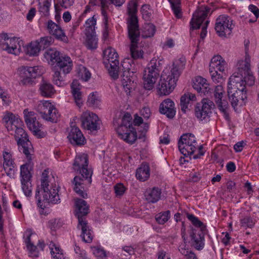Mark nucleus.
<instances>
[{"instance_id":"nucleus-10","label":"nucleus","mask_w":259,"mask_h":259,"mask_svg":"<svg viewBox=\"0 0 259 259\" xmlns=\"http://www.w3.org/2000/svg\"><path fill=\"white\" fill-rule=\"evenodd\" d=\"M82 127L95 134L100 129V120L98 116L90 112H83L80 118Z\"/></svg>"},{"instance_id":"nucleus-17","label":"nucleus","mask_w":259,"mask_h":259,"mask_svg":"<svg viewBox=\"0 0 259 259\" xmlns=\"http://www.w3.org/2000/svg\"><path fill=\"white\" fill-rule=\"evenodd\" d=\"M247 80L248 78H243V76L234 74L229 78L228 89L229 90H234L246 93V85H249Z\"/></svg>"},{"instance_id":"nucleus-53","label":"nucleus","mask_w":259,"mask_h":259,"mask_svg":"<svg viewBox=\"0 0 259 259\" xmlns=\"http://www.w3.org/2000/svg\"><path fill=\"white\" fill-rule=\"evenodd\" d=\"M77 73L78 76L84 81H88L91 78V73L84 66H81L78 68Z\"/></svg>"},{"instance_id":"nucleus-39","label":"nucleus","mask_w":259,"mask_h":259,"mask_svg":"<svg viewBox=\"0 0 259 259\" xmlns=\"http://www.w3.org/2000/svg\"><path fill=\"white\" fill-rule=\"evenodd\" d=\"M40 50L38 41L35 40L31 41L27 45L26 53L30 56H38Z\"/></svg>"},{"instance_id":"nucleus-18","label":"nucleus","mask_w":259,"mask_h":259,"mask_svg":"<svg viewBox=\"0 0 259 259\" xmlns=\"http://www.w3.org/2000/svg\"><path fill=\"white\" fill-rule=\"evenodd\" d=\"M3 168L7 175L10 178L13 177L16 169V164L14 159L13 158L12 153L7 149H5L3 152Z\"/></svg>"},{"instance_id":"nucleus-22","label":"nucleus","mask_w":259,"mask_h":259,"mask_svg":"<svg viewBox=\"0 0 259 259\" xmlns=\"http://www.w3.org/2000/svg\"><path fill=\"white\" fill-rule=\"evenodd\" d=\"M48 29L50 34L54 36L56 39L64 42H68V37L65 35L62 28L52 20L48 21Z\"/></svg>"},{"instance_id":"nucleus-20","label":"nucleus","mask_w":259,"mask_h":259,"mask_svg":"<svg viewBox=\"0 0 259 259\" xmlns=\"http://www.w3.org/2000/svg\"><path fill=\"white\" fill-rule=\"evenodd\" d=\"M210 9L208 8H201L198 9L193 15V18L191 21V29H199L203 21L206 19L207 14L209 12Z\"/></svg>"},{"instance_id":"nucleus-29","label":"nucleus","mask_w":259,"mask_h":259,"mask_svg":"<svg viewBox=\"0 0 259 259\" xmlns=\"http://www.w3.org/2000/svg\"><path fill=\"white\" fill-rule=\"evenodd\" d=\"M26 123L29 130L33 133V135L37 138H41L46 136V133L40 130V128L41 124L36 120V118L27 121Z\"/></svg>"},{"instance_id":"nucleus-35","label":"nucleus","mask_w":259,"mask_h":259,"mask_svg":"<svg viewBox=\"0 0 259 259\" xmlns=\"http://www.w3.org/2000/svg\"><path fill=\"white\" fill-rule=\"evenodd\" d=\"M62 54L56 49H49L44 53V57L49 63L52 65L56 63Z\"/></svg>"},{"instance_id":"nucleus-40","label":"nucleus","mask_w":259,"mask_h":259,"mask_svg":"<svg viewBox=\"0 0 259 259\" xmlns=\"http://www.w3.org/2000/svg\"><path fill=\"white\" fill-rule=\"evenodd\" d=\"M39 90L41 95L42 96L47 97L51 96L55 91L53 85L44 80L40 85Z\"/></svg>"},{"instance_id":"nucleus-36","label":"nucleus","mask_w":259,"mask_h":259,"mask_svg":"<svg viewBox=\"0 0 259 259\" xmlns=\"http://www.w3.org/2000/svg\"><path fill=\"white\" fill-rule=\"evenodd\" d=\"M80 88L76 80H73L71 84V92L75 102L78 106L82 104V94Z\"/></svg>"},{"instance_id":"nucleus-3","label":"nucleus","mask_w":259,"mask_h":259,"mask_svg":"<svg viewBox=\"0 0 259 259\" xmlns=\"http://www.w3.org/2000/svg\"><path fill=\"white\" fill-rule=\"evenodd\" d=\"M127 12L130 17L128 23V34L131 42V54L134 59H137L143 57V52L139 51L137 49L140 38V31L138 17L136 16L137 5L134 1L128 3Z\"/></svg>"},{"instance_id":"nucleus-28","label":"nucleus","mask_w":259,"mask_h":259,"mask_svg":"<svg viewBox=\"0 0 259 259\" xmlns=\"http://www.w3.org/2000/svg\"><path fill=\"white\" fill-rule=\"evenodd\" d=\"M161 191L157 187L147 189L144 194L146 200L149 203H154L160 198Z\"/></svg>"},{"instance_id":"nucleus-49","label":"nucleus","mask_w":259,"mask_h":259,"mask_svg":"<svg viewBox=\"0 0 259 259\" xmlns=\"http://www.w3.org/2000/svg\"><path fill=\"white\" fill-rule=\"evenodd\" d=\"M86 28L85 33L95 32V26L96 25V18L95 16L88 19L85 22Z\"/></svg>"},{"instance_id":"nucleus-62","label":"nucleus","mask_w":259,"mask_h":259,"mask_svg":"<svg viewBox=\"0 0 259 259\" xmlns=\"http://www.w3.org/2000/svg\"><path fill=\"white\" fill-rule=\"evenodd\" d=\"M134 248L132 246H126L122 248V254H123V255H124L126 258L129 257L131 255L134 254Z\"/></svg>"},{"instance_id":"nucleus-24","label":"nucleus","mask_w":259,"mask_h":259,"mask_svg":"<svg viewBox=\"0 0 259 259\" xmlns=\"http://www.w3.org/2000/svg\"><path fill=\"white\" fill-rule=\"evenodd\" d=\"M159 111L161 114L165 115L168 118H172L176 112L174 102L170 99L164 100L160 104Z\"/></svg>"},{"instance_id":"nucleus-57","label":"nucleus","mask_w":259,"mask_h":259,"mask_svg":"<svg viewBox=\"0 0 259 259\" xmlns=\"http://www.w3.org/2000/svg\"><path fill=\"white\" fill-rule=\"evenodd\" d=\"M99 102L100 101L98 99V96L94 93H91L89 95L87 103L90 106L94 107H97L99 104Z\"/></svg>"},{"instance_id":"nucleus-52","label":"nucleus","mask_w":259,"mask_h":259,"mask_svg":"<svg viewBox=\"0 0 259 259\" xmlns=\"http://www.w3.org/2000/svg\"><path fill=\"white\" fill-rule=\"evenodd\" d=\"M21 183L22 189L25 196H29L31 195L32 193V185L30 180H25L24 182L21 180Z\"/></svg>"},{"instance_id":"nucleus-6","label":"nucleus","mask_w":259,"mask_h":259,"mask_svg":"<svg viewBox=\"0 0 259 259\" xmlns=\"http://www.w3.org/2000/svg\"><path fill=\"white\" fill-rule=\"evenodd\" d=\"M161 60L152 59L145 69L143 74L144 88L150 90L154 87L162 69Z\"/></svg>"},{"instance_id":"nucleus-55","label":"nucleus","mask_w":259,"mask_h":259,"mask_svg":"<svg viewBox=\"0 0 259 259\" xmlns=\"http://www.w3.org/2000/svg\"><path fill=\"white\" fill-rule=\"evenodd\" d=\"M39 42V46H40V50L41 49H45L48 48L51 44L52 41V38L51 36H45L41 37L39 39L36 40Z\"/></svg>"},{"instance_id":"nucleus-15","label":"nucleus","mask_w":259,"mask_h":259,"mask_svg":"<svg viewBox=\"0 0 259 259\" xmlns=\"http://www.w3.org/2000/svg\"><path fill=\"white\" fill-rule=\"evenodd\" d=\"M238 72L237 75L243 76V78H248L247 83L253 85L255 77L250 70V58L248 54L245 55V60H240L237 64Z\"/></svg>"},{"instance_id":"nucleus-26","label":"nucleus","mask_w":259,"mask_h":259,"mask_svg":"<svg viewBox=\"0 0 259 259\" xmlns=\"http://www.w3.org/2000/svg\"><path fill=\"white\" fill-rule=\"evenodd\" d=\"M72 62L70 57L61 55L56 63V67L59 68L60 71L64 74H67L72 69Z\"/></svg>"},{"instance_id":"nucleus-12","label":"nucleus","mask_w":259,"mask_h":259,"mask_svg":"<svg viewBox=\"0 0 259 259\" xmlns=\"http://www.w3.org/2000/svg\"><path fill=\"white\" fill-rule=\"evenodd\" d=\"M213 102L208 99H203L195 107V115L200 120L207 122L209 120L211 110L214 108Z\"/></svg>"},{"instance_id":"nucleus-63","label":"nucleus","mask_w":259,"mask_h":259,"mask_svg":"<svg viewBox=\"0 0 259 259\" xmlns=\"http://www.w3.org/2000/svg\"><path fill=\"white\" fill-rule=\"evenodd\" d=\"M114 190L117 196H121L124 193L125 188L123 184L119 183L114 186Z\"/></svg>"},{"instance_id":"nucleus-61","label":"nucleus","mask_w":259,"mask_h":259,"mask_svg":"<svg viewBox=\"0 0 259 259\" xmlns=\"http://www.w3.org/2000/svg\"><path fill=\"white\" fill-rule=\"evenodd\" d=\"M254 223L249 217H246L241 220V226L244 228H251L253 226Z\"/></svg>"},{"instance_id":"nucleus-47","label":"nucleus","mask_w":259,"mask_h":259,"mask_svg":"<svg viewBox=\"0 0 259 259\" xmlns=\"http://www.w3.org/2000/svg\"><path fill=\"white\" fill-rule=\"evenodd\" d=\"M156 28L154 25L152 23L145 24L143 28V34L144 37H150L153 36L155 34Z\"/></svg>"},{"instance_id":"nucleus-50","label":"nucleus","mask_w":259,"mask_h":259,"mask_svg":"<svg viewBox=\"0 0 259 259\" xmlns=\"http://www.w3.org/2000/svg\"><path fill=\"white\" fill-rule=\"evenodd\" d=\"M188 219L192 222L193 225L195 226L200 228L202 232H204L206 230V226L198 220V219L195 217L192 214H187Z\"/></svg>"},{"instance_id":"nucleus-42","label":"nucleus","mask_w":259,"mask_h":259,"mask_svg":"<svg viewBox=\"0 0 259 259\" xmlns=\"http://www.w3.org/2000/svg\"><path fill=\"white\" fill-rule=\"evenodd\" d=\"M53 106L52 103L48 101H41L37 107V111L40 114L41 117L44 118V116L46 115V113H48L50 111V109L53 108Z\"/></svg>"},{"instance_id":"nucleus-5","label":"nucleus","mask_w":259,"mask_h":259,"mask_svg":"<svg viewBox=\"0 0 259 259\" xmlns=\"http://www.w3.org/2000/svg\"><path fill=\"white\" fill-rule=\"evenodd\" d=\"M75 205V215L78 222L77 229L81 230L80 236L85 242L91 243L93 240L92 231L85 218L89 213V205L85 200L81 199L76 200Z\"/></svg>"},{"instance_id":"nucleus-13","label":"nucleus","mask_w":259,"mask_h":259,"mask_svg":"<svg viewBox=\"0 0 259 259\" xmlns=\"http://www.w3.org/2000/svg\"><path fill=\"white\" fill-rule=\"evenodd\" d=\"M227 63L220 56H214L211 60L209 65V72L213 80L219 82V79L223 77L221 73H223L226 68Z\"/></svg>"},{"instance_id":"nucleus-30","label":"nucleus","mask_w":259,"mask_h":259,"mask_svg":"<svg viewBox=\"0 0 259 259\" xmlns=\"http://www.w3.org/2000/svg\"><path fill=\"white\" fill-rule=\"evenodd\" d=\"M119 136L126 142L133 144L137 139L136 130L135 128L126 130L125 132L117 131Z\"/></svg>"},{"instance_id":"nucleus-64","label":"nucleus","mask_w":259,"mask_h":259,"mask_svg":"<svg viewBox=\"0 0 259 259\" xmlns=\"http://www.w3.org/2000/svg\"><path fill=\"white\" fill-rule=\"evenodd\" d=\"M24 114L25 122H26L27 121H28L30 120H33L34 119L36 118L34 116L35 113L33 112H29L27 109H25L24 110Z\"/></svg>"},{"instance_id":"nucleus-32","label":"nucleus","mask_w":259,"mask_h":259,"mask_svg":"<svg viewBox=\"0 0 259 259\" xmlns=\"http://www.w3.org/2000/svg\"><path fill=\"white\" fill-rule=\"evenodd\" d=\"M27 238L25 240L27 249L29 251V256L33 257H37L39 256V250L37 246L34 245L31 242L30 237L32 233L30 231H27L26 232Z\"/></svg>"},{"instance_id":"nucleus-37","label":"nucleus","mask_w":259,"mask_h":259,"mask_svg":"<svg viewBox=\"0 0 259 259\" xmlns=\"http://www.w3.org/2000/svg\"><path fill=\"white\" fill-rule=\"evenodd\" d=\"M190 237L193 245L197 249H202L204 247V236L200 234H197L194 231H192Z\"/></svg>"},{"instance_id":"nucleus-48","label":"nucleus","mask_w":259,"mask_h":259,"mask_svg":"<svg viewBox=\"0 0 259 259\" xmlns=\"http://www.w3.org/2000/svg\"><path fill=\"white\" fill-rule=\"evenodd\" d=\"M51 0H41L39 2V11L42 15H47L49 14Z\"/></svg>"},{"instance_id":"nucleus-8","label":"nucleus","mask_w":259,"mask_h":259,"mask_svg":"<svg viewBox=\"0 0 259 259\" xmlns=\"http://www.w3.org/2000/svg\"><path fill=\"white\" fill-rule=\"evenodd\" d=\"M117 58L118 54L111 47H108L103 52L104 63L110 76L114 79L118 77L119 61Z\"/></svg>"},{"instance_id":"nucleus-44","label":"nucleus","mask_w":259,"mask_h":259,"mask_svg":"<svg viewBox=\"0 0 259 259\" xmlns=\"http://www.w3.org/2000/svg\"><path fill=\"white\" fill-rule=\"evenodd\" d=\"M59 117L60 114L57 109L53 106V108L50 109V111L46 113L43 119L52 122H57Z\"/></svg>"},{"instance_id":"nucleus-45","label":"nucleus","mask_w":259,"mask_h":259,"mask_svg":"<svg viewBox=\"0 0 259 259\" xmlns=\"http://www.w3.org/2000/svg\"><path fill=\"white\" fill-rule=\"evenodd\" d=\"M50 248L51 250V252L54 259H67L64 256L62 250L54 243H52V244H51Z\"/></svg>"},{"instance_id":"nucleus-23","label":"nucleus","mask_w":259,"mask_h":259,"mask_svg":"<svg viewBox=\"0 0 259 259\" xmlns=\"http://www.w3.org/2000/svg\"><path fill=\"white\" fill-rule=\"evenodd\" d=\"M3 120L6 122V126L11 135H13L15 128L23 125L20 118L11 113L5 115Z\"/></svg>"},{"instance_id":"nucleus-43","label":"nucleus","mask_w":259,"mask_h":259,"mask_svg":"<svg viewBox=\"0 0 259 259\" xmlns=\"http://www.w3.org/2000/svg\"><path fill=\"white\" fill-rule=\"evenodd\" d=\"M132 117L131 115L128 113H125L122 119V123L118 130L124 132V130L123 128L127 130L134 128L132 123Z\"/></svg>"},{"instance_id":"nucleus-31","label":"nucleus","mask_w":259,"mask_h":259,"mask_svg":"<svg viewBox=\"0 0 259 259\" xmlns=\"http://www.w3.org/2000/svg\"><path fill=\"white\" fill-rule=\"evenodd\" d=\"M32 155H31L30 159H29L26 156V157L27 159V162H26L25 164L22 165L20 167L21 180H22L23 182L25 180H30L31 179L30 169L33 166V164L31 162L32 160Z\"/></svg>"},{"instance_id":"nucleus-46","label":"nucleus","mask_w":259,"mask_h":259,"mask_svg":"<svg viewBox=\"0 0 259 259\" xmlns=\"http://www.w3.org/2000/svg\"><path fill=\"white\" fill-rule=\"evenodd\" d=\"M170 4L171 7L173 12L178 18L182 17V12L180 9L181 1L180 0H168Z\"/></svg>"},{"instance_id":"nucleus-41","label":"nucleus","mask_w":259,"mask_h":259,"mask_svg":"<svg viewBox=\"0 0 259 259\" xmlns=\"http://www.w3.org/2000/svg\"><path fill=\"white\" fill-rule=\"evenodd\" d=\"M86 35L85 45L91 50L95 49L97 47L98 40L96 38V32L85 33Z\"/></svg>"},{"instance_id":"nucleus-58","label":"nucleus","mask_w":259,"mask_h":259,"mask_svg":"<svg viewBox=\"0 0 259 259\" xmlns=\"http://www.w3.org/2000/svg\"><path fill=\"white\" fill-rule=\"evenodd\" d=\"M93 252L98 259H107L106 252L104 249L95 247L93 248Z\"/></svg>"},{"instance_id":"nucleus-27","label":"nucleus","mask_w":259,"mask_h":259,"mask_svg":"<svg viewBox=\"0 0 259 259\" xmlns=\"http://www.w3.org/2000/svg\"><path fill=\"white\" fill-rule=\"evenodd\" d=\"M193 87L199 93L201 92L206 94L210 91V88L207 80L201 76H197L195 78L193 81Z\"/></svg>"},{"instance_id":"nucleus-51","label":"nucleus","mask_w":259,"mask_h":259,"mask_svg":"<svg viewBox=\"0 0 259 259\" xmlns=\"http://www.w3.org/2000/svg\"><path fill=\"white\" fill-rule=\"evenodd\" d=\"M170 211L167 210L162 212H160L155 216V220L159 224H164L169 219Z\"/></svg>"},{"instance_id":"nucleus-7","label":"nucleus","mask_w":259,"mask_h":259,"mask_svg":"<svg viewBox=\"0 0 259 259\" xmlns=\"http://www.w3.org/2000/svg\"><path fill=\"white\" fill-rule=\"evenodd\" d=\"M121 67L123 71L122 77V83L125 92L127 95L130 93L135 87L134 82L135 64L133 61L130 59H125L121 63Z\"/></svg>"},{"instance_id":"nucleus-34","label":"nucleus","mask_w":259,"mask_h":259,"mask_svg":"<svg viewBox=\"0 0 259 259\" xmlns=\"http://www.w3.org/2000/svg\"><path fill=\"white\" fill-rule=\"evenodd\" d=\"M137 178L140 181H146L150 176V169L149 165L146 163H142L136 171Z\"/></svg>"},{"instance_id":"nucleus-60","label":"nucleus","mask_w":259,"mask_h":259,"mask_svg":"<svg viewBox=\"0 0 259 259\" xmlns=\"http://www.w3.org/2000/svg\"><path fill=\"white\" fill-rule=\"evenodd\" d=\"M57 70H58V69H57ZM53 80L54 83L59 87H61L63 85L64 83L63 82L62 77L60 75V71H55Z\"/></svg>"},{"instance_id":"nucleus-9","label":"nucleus","mask_w":259,"mask_h":259,"mask_svg":"<svg viewBox=\"0 0 259 259\" xmlns=\"http://www.w3.org/2000/svg\"><path fill=\"white\" fill-rule=\"evenodd\" d=\"M21 126L14 131L15 139L17 142L18 145L21 146L20 149L23 153L29 159H30L31 155L33 154V148L31 142L28 138V135L25 131Z\"/></svg>"},{"instance_id":"nucleus-38","label":"nucleus","mask_w":259,"mask_h":259,"mask_svg":"<svg viewBox=\"0 0 259 259\" xmlns=\"http://www.w3.org/2000/svg\"><path fill=\"white\" fill-rule=\"evenodd\" d=\"M220 111L223 113L225 118L227 120H229L230 117L229 110L230 109L228 102L226 100L222 99L215 102Z\"/></svg>"},{"instance_id":"nucleus-56","label":"nucleus","mask_w":259,"mask_h":259,"mask_svg":"<svg viewBox=\"0 0 259 259\" xmlns=\"http://www.w3.org/2000/svg\"><path fill=\"white\" fill-rule=\"evenodd\" d=\"M179 251L186 256V259H197L195 254L188 249H186L185 248V245L183 244L180 246Z\"/></svg>"},{"instance_id":"nucleus-54","label":"nucleus","mask_w":259,"mask_h":259,"mask_svg":"<svg viewBox=\"0 0 259 259\" xmlns=\"http://www.w3.org/2000/svg\"><path fill=\"white\" fill-rule=\"evenodd\" d=\"M182 141L186 142L187 144L196 146V141L194 136L192 134H183L180 139Z\"/></svg>"},{"instance_id":"nucleus-14","label":"nucleus","mask_w":259,"mask_h":259,"mask_svg":"<svg viewBox=\"0 0 259 259\" xmlns=\"http://www.w3.org/2000/svg\"><path fill=\"white\" fill-rule=\"evenodd\" d=\"M232 25V21L229 16L220 15L216 19L215 30L220 36L226 37L231 33Z\"/></svg>"},{"instance_id":"nucleus-59","label":"nucleus","mask_w":259,"mask_h":259,"mask_svg":"<svg viewBox=\"0 0 259 259\" xmlns=\"http://www.w3.org/2000/svg\"><path fill=\"white\" fill-rule=\"evenodd\" d=\"M224 91L222 85H217L215 87L213 92V96L215 99V102L219 101L222 99L223 96Z\"/></svg>"},{"instance_id":"nucleus-4","label":"nucleus","mask_w":259,"mask_h":259,"mask_svg":"<svg viewBox=\"0 0 259 259\" xmlns=\"http://www.w3.org/2000/svg\"><path fill=\"white\" fill-rule=\"evenodd\" d=\"M42 178L41 180V187L38 188L36 191V197H38V206L44 209L45 206L43 205L41 199L39 196L40 192L42 196V201L44 202L56 204L60 202V199L58 194V187L56 184L50 182L48 180V176L43 172Z\"/></svg>"},{"instance_id":"nucleus-2","label":"nucleus","mask_w":259,"mask_h":259,"mask_svg":"<svg viewBox=\"0 0 259 259\" xmlns=\"http://www.w3.org/2000/svg\"><path fill=\"white\" fill-rule=\"evenodd\" d=\"M185 62V59L181 58L174 62L170 72L168 70L163 71L157 88L160 95H169L173 91L182 70L184 68Z\"/></svg>"},{"instance_id":"nucleus-21","label":"nucleus","mask_w":259,"mask_h":259,"mask_svg":"<svg viewBox=\"0 0 259 259\" xmlns=\"http://www.w3.org/2000/svg\"><path fill=\"white\" fill-rule=\"evenodd\" d=\"M68 138L71 144L82 146L85 143V139L79 128L75 125H71Z\"/></svg>"},{"instance_id":"nucleus-33","label":"nucleus","mask_w":259,"mask_h":259,"mask_svg":"<svg viewBox=\"0 0 259 259\" xmlns=\"http://www.w3.org/2000/svg\"><path fill=\"white\" fill-rule=\"evenodd\" d=\"M196 100V97L195 94L190 93L185 94L181 98L180 105L181 110L185 112L186 109L188 108L189 105L192 104Z\"/></svg>"},{"instance_id":"nucleus-11","label":"nucleus","mask_w":259,"mask_h":259,"mask_svg":"<svg viewBox=\"0 0 259 259\" xmlns=\"http://www.w3.org/2000/svg\"><path fill=\"white\" fill-rule=\"evenodd\" d=\"M18 72L21 78L20 83L22 85L32 84L34 79L41 75L38 66H21Z\"/></svg>"},{"instance_id":"nucleus-19","label":"nucleus","mask_w":259,"mask_h":259,"mask_svg":"<svg viewBox=\"0 0 259 259\" xmlns=\"http://www.w3.org/2000/svg\"><path fill=\"white\" fill-rule=\"evenodd\" d=\"M178 147L180 151L184 156L193 154L197 147H198V153L193 156L194 159L199 158L201 156L203 155L204 153L202 151V145L197 146L195 145H191L187 144L186 142L182 141L181 140L179 141Z\"/></svg>"},{"instance_id":"nucleus-25","label":"nucleus","mask_w":259,"mask_h":259,"mask_svg":"<svg viewBox=\"0 0 259 259\" xmlns=\"http://www.w3.org/2000/svg\"><path fill=\"white\" fill-rule=\"evenodd\" d=\"M228 96L232 107H235L238 105L240 102L243 101L247 98L246 93L241 92L237 90H229L228 89Z\"/></svg>"},{"instance_id":"nucleus-1","label":"nucleus","mask_w":259,"mask_h":259,"mask_svg":"<svg viewBox=\"0 0 259 259\" xmlns=\"http://www.w3.org/2000/svg\"><path fill=\"white\" fill-rule=\"evenodd\" d=\"M73 169L81 175L76 176L73 179L74 190L79 196L85 198L87 193L85 192V188L91 184L92 175V171L88 168V159L86 155L76 156Z\"/></svg>"},{"instance_id":"nucleus-16","label":"nucleus","mask_w":259,"mask_h":259,"mask_svg":"<svg viewBox=\"0 0 259 259\" xmlns=\"http://www.w3.org/2000/svg\"><path fill=\"white\" fill-rule=\"evenodd\" d=\"M0 48L9 53L16 55L20 52V47L16 38H9L7 33L0 35Z\"/></svg>"}]
</instances>
